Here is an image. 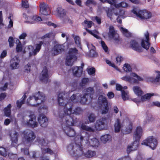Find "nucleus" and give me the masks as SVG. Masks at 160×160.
<instances>
[{"label": "nucleus", "mask_w": 160, "mask_h": 160, "mask_svg": "<svg viewBox=\"0 0 160 160\" xmlns=\"http://www.w3.org/2000/svg\"><path fill=\"white\" fill-rule=\"evenodd\" d=\"M66 93V94H67ZM65 93H60L58 95V102L60 106L65 107L64 109V116L63 113V112H61L59 114V116L61 118H63L62 120H65V125L67 127H69V126L73 124V120L69 115L72 113V104L70 102H67L66 100L64 99L63 95H65Z\"/></svg>", "instance_id": "1"}, {"label": "nucleus", "mask_w": 160, "mask_h": 160, "mask_svg": "<svg viewBox=\"0 0 160 160\" xmlns=\"http://www.w3.org/2000/svg\"><path fill=\"white\" fill-rule=\"evenodd\" d=\"M83 139V137L81 136L80 142L78 144L75 141V143H71L68 146V150L71 155L73 156H78L80 155L79 152H82L83 147L82 142Z\"/></svg>", "instance_id": "2"}, {"label": "nucleus", "mask_w": 160, "mask_h": 160, "mask_svg": "<svg viewBox=\"0 0 160 160\" xmlns=\"http://www.w3.org/2000/svg\"><path fill=\"white\" fill-rule=\"evenodd\" d=\"M45 100L44 95L39 92L31 96L27 100V104L32 106H36Z\"/></svg>", "instance_id": "3"}, {"label": "nucleus", "mask_w": 160, "mask_h": 160, "mask_svg": "<svg viewBox=\"0 0 160 160\" xmlns=\"http://www.w3.org/2000/svg\"><path fill=\"white\" fill-rule=\"evenodd\" d=\"M78 53V51L76 48H69L66 58V64L68 66L72 65L77 59L76 55Z\"/></svg>", "instance_id": "4"}, {"label": "nucleus", "mask_w": 160, "mask_h": 160, "mask_svg": "<svg viewBox=\"0 0 160 160\" xmlns=\"http://www.w3.org/2000/svg\"><path fill=\"white\" fill-rule=\"evenodd\" d=\"M132 12L138 18L141 20H147L151 18L152 16L150 12L145 9H134Z\"/></svg>", "instance_id": "5"}, {"label": "nucleus", "mask_w": 160, "mask_h": 160, "mask_svg": "<svg viewBox=\"0 0 160 160\" xmlns=\"http://www.w3.org/2000/svg\"><path fill=\"white\" fill-rule=\"evenodd\" d=\"M130 76L131 77L129 76H125L121 78L125 81L128 82L130 83H138L139 81L142 82L144 81V78L134 72H131Z\"/></svg>", "instance_id": "6"}, {"label": "nucleus", "mask_w": 160, "mask_h": 160, "mask_svg": "<svg viewBox=\"0 0 160 160\" xmlns=\"http://www.w3.org/2000/svg\"><path fill=\"white\" fill-rule=\"evenodd\" d=\"M29 119L28 121L23 122L22 124L24 126H28L32 128L38 127L39 124L36 121V117L34 114H31L29 116Z\"/></svg>", "instance_id": "7"}, {"label": "nucleus", "mask_w": 160, "mask_h": 160, "mask_svg": "<svg viewBox=\"0 0 160 160\" xmlns=\"http://www.w3.org/2000/svg\"><path fill=\"white\" fill-rule=\"evenodd\" d=\"M22 136L23 140L27 143L32 142L36 137L34 133L32 131H29V132L23 131L22 133Z\"/></svg>", "instance_id": "8"}, {"label": "nucleus", "mask_w": 160, "mask_h": 160, "mask_svg": "<svg viewBox=\"0 0 160 160\" xmlns=\"http://www.w3.org/2000/svg\"><path fill=\"white\" fill-rule=\"evenodd\" d=\"M142 144L148 146L152 149L153 150L157 146L158 142L157 139L153 136H149L142 142Z\"/></svg>", "instance_id": "9"}, {"label": "nucleus", "mask_w": 160, "mask_h": 160, "mask_svg": "<svg viewBox=\"0 0 160 160\" xmlns=\"http://www.w3.org/2000/svg\"><path fill=\"white\" fill-rule=\"evenodd\" d=\"M43 43L42 41H39L35 44L34 47L32 45L28 46L27 48L29 51L30 56L35 55L37 53L39 52Z\"/></svg>", "instance_id": "10"}, {"label": "nucleus", "mask_w": 160, "mask_h": 160, "mask_svg": "<svg viewBox=\"0 0 160 160\" xmlns=\"http://www.w3.org/2000/svg\"><path fill=\"white\" fill-rule=\"evenodd\" d=\"M64 44L65 43L60 44L56 42L52 49V54L54 55H56L64 51L66 48Z\"/></svg>", "instance_id": "11"}, {"label": "nucleus", "mask_w": 160, "mask_h": 160, "mask_svg": "<svg viewBox=\"0 0 160 160\" xmlns=\"http://www.w3.org/2000/svg\"><path fill=\"white\" fill-rule=\"evenodd\" d=\"M130 47L132 49L138 52L142 51V48L139 42L135 40H131L130 42Z\"/></svg>", "instance_id": "12"}, {"label": "nucleus", "mask_w": 160, "mask_h": 160, "mask_svg": "<svg viewBox=\"0 0 160 160\" xmlns=\"http://www.w3.org/2000/svg\"><path fill=\"white\" fill-rule=\"evenodd\" d=\"M16 131H10L9 135L12 141L11 145L13 147L17 146L18 142V137L19 134Z\"/></svg>", "instance_id": "13"}, {"label": "nucleus", "mask_w": 160, "mask_h": 160, "mask_svg": "<svg viewBox=\"0 0 160 160\" xmlns=\"http://www.w3.org/2000/svg\"><path fill=\"white\" fill-rule=\"evenodd\" d=\"M23 17L27 20L26 22L30 23H34L42 21L41 17L37 15L28 17L26 14H24Z\"/></svg>", "instance_id": "14"}, {"label": "nucleus", "mask_w": 160, "mask_h": 160, "mask_svg": "<svg viewBox=\"0 0 160 160\" xmlns=\"http://www.w3.org/2000/svg\"><path fill=\"white\" fill-rule=\"evenodd\" d=\"M144 36L145 39H142V40L141 45L142 47L146 50L148 49L150 44L149 42V33L148 31H146L144 33Z\"/></svg>", "instance_id": "15"}, {"label": "nucleus", "mask_w": 160, "mask_h": 160, "mask_svg": "<svg viewBox=\"0 0 160 160\" xmlns=\"http://www.w3.org/2000/svg\"><path fill=\"white\" fill-rule=\"evenodd\" d=\"M84 65H83L81 67L76 66L72 67L71 70L73 75L76 77H80L82 74V67Z\"/></svg>", "instance_id": "16"}, {"label": "nucleus", "mask_w": 160, "mask_h": 160, "mask_svg": "<svg viewBox=\"0 0 160 160\" xmlns=\"http://www.w3.org/2000/svg\"><path fill=\"white\" fill-rule=\"evenodd\" d=\"M20 59L18 56L12 58L10 61V66L12 69H16L19 67Z\"/></svg>", "instance_id": "17"}, {"label": "nucleus", "mask_w": 160, "mask_h": 160, "mask_svg": "<svg viewBox=\"0 0 160 160\" xmlns=\"http://www.w3.org/2000/svg\"><path fill=\"white\" fill-rule=\"evenodd\" d=\"M40 13L43 15H48L50 13L49 12V9L47 5L45 2H42L40 3Z\"/></svg>", "instance_id": "18"}, {"label": "nucleus", "mask_w": 160, "mask_h": 160, "mask_svg": "<svg viewBox=\"0 0 160 160\" xmlns=\"http://www.w3.org/2000/svg\"><path fill=\"white\" fill-rule=\"evenodd\" d=\"M38 120L41 126L45 127L47 126L48 120L47 117L44 115H39L38 117Z\"/></svg>", "instance_id": "19"}, {"label": "nucleus", "mask_w": 160, "mask_h": 160, "mask_svg": "<svg viewBox=\"0 0 160 160\" xmlns=\"http://www.w3.org/2000/svg\"><path fill=\"white\" fill-rule=\"evenodd\" d=\"M80 155L78 156H75V157H78L80 156L81 154L85 157L90 158H92L94 156H95L96 155V152L95 151H92L91 150H88L85 152H83V149H82V152H79Z\"/></svg>", "instance_id": "20"}, {"label": "nucleus", "mask_w": 160, "mask_h": 160, "mask_svg": "<svg viewBox=\"0 0 160 160\" xmlns=\"http://www.w3.org/2000/svg\"><path fill=\"white\" fill-rule=\"evenodd\" d=\"M48 77L47 68L46 67H45L42 72L40 79L43 82H47L48 79Z\"/></svg>", "instance_id": "21"}, {"label": "nucleus", "mask_w": 160, "mask_h": 160, "mask_svg": "<svg viewBox=\"0 0 160 160\" xmlns=\"http://www.w3.org/2000/svg\"><path fill=\"white\" fill-rule=\"evenodd\" d=\"M79 101L80 103L82 104H86L88 102H90L92 100V99L89 96L86 95L83 93L82 94H80Z\"/></svg>", "instance_id": "22"}, {"label": "nucleus", "mask_w": 160, "mask_h": 160, "mask_svg": "<svg viewBox=\"0 0 160 160\" xmlns=\"http://www.w3.org/2000/svg\"><path fill=\"white\" fill-rule=\"evenodd\" d=\"M119 11H120L118 10H114L113 13L111 11L108 10L107 12V16L111 20L115 19L116 18V16L119 15H121L120 13H119Z\"/></svg>", "instance_id": "23"}, {"label": "nucleus", "mask_w": 160, "mask_h": 160, "mask_svg": "<svg viewBox=\"0 0 160 160\" xmlns=\"http://www.w3.org/2000/svg\"><path fill=\"white\" fill-rule=\"evenodd\" d=\"M143 131H135L133 135L134 140L135 142L139 141L140 138L142 135Z\"/></svg>", "instance_id": "24"}, {"label": "nucleus", "mask_w": 160, "mask_h": 160, "mask_svg": "<svg viewBox=\"0 0 160 160\" xmlns=\"http://www.w3.org/2000/svg\"><path fill=\"white\" fill-rule=\"evenodd\" d=\"M88 145L93 147H98L99 145L98 140L96 138L88 140Z\"/></svg>", "instance_id": "25"}, {"label": "nucleus", "mask_w": 160, "mask_h": 160, "mask_svg": "<svg viewBox=\"0 0 160 160\" xmlns=\"http://www.w3.org/2000/svg\"><path fill=\"white\" fill-rule=\"evenodd\" d=\"M98 102V104L102 106L108 104L106 97L103 95L99 97Z\"/></svg>", "instance_id": "26"}, {"label": "nucleus", "mask_w": 160, "mask_h": 160, "mask_svg": "<svg viewBox=\"0 0 160 160\" xmlns=\"http://www.w3.org/2000/svg\"><path fill=\"white\" fill-rule=\"evenodd\" d=\"M94 93V90L93 88L91 87L88 88L84 90V94L86 95L89 96L92 99V95Z\"/></svg>", "instance_id": "27"}, {"label": "nucleus", "mask_w": 160, "mask_h": 160, "mask_svg": "<svg viewBox=\"0 0 160 160\" xmlns=\"http://www.w3.org/2000/svg\"><path fill=\"white\" fill-rule=\"evenodd\" d=\"M158 95V94L152 92L148 93L142 96L141 100L142 102H144L147 100L150 99L152 96Z\"/></svg>", "instance_id": "28"}, {"label": "nucleus", "mask_w": 160, "mask_h": 160, "mask_svg": "<svg viewBox=\"0 0 160 160\" xmlns=\"http://www.w3.org/2000/svg\"><path fill=\"white\" fill-rule=\"evenodd\" d=\"M112 137L111 135L108 134H105L102 136L101 138V140L104 143H106L107 142L111 141Z\"/></svg>", "instance_id": "29"}, {"label": "nucleus", "mask_w": 160, "mask_h": 160, "mask_svg": "<svg viewBox=\"0 0 160 160\" xmlns=\"http://www.w3.org/2000/svg\"><path fill=\"white\" fill-rule=\"evenodd\" d=\"M132 90L134 93L138 96H141L143 94V91L138 86H133L132 88Z\"/></svg>", "instance_id": "30"}, {"label": "nucleus", "mask_w": 160, "mask_h": 160, "mask_svg": "<svg viewBox=\"0 0 160 160\" xmlns=\"http://www.w3.org/2000/svg\"><path fill=\"white\" fill-rule=\"evenodd\" d=\"M105 120V119L104 118L97 121L95 126L97 130H98L99 129H100L102 128L104 124V121Z\"/></svg>", "instance_id": "31"}, {"label": "nucleus", "mask_w": 160, "mask_h": 160, "mask_svg": "<svg viewBox=\"0 0 160 160\" xmlns=\"http://www.w3.org/2000/svg\"><path fill=\"white\" fill-rule=\"evenodd\" d=\"M57 15L61 18L65 16V11L64 9L61 7L58 8L56 9Z\"/></svg>", "instance_id": "32"}, {"label": "nucleus", "mask_w": 160, "mask_h": 160, "mask_svg": "<svg viewBox=\"0 0 160 160\" xmlns=\"http://www.w3.org/2000/svg\"><path fill=\"white\" fill-rule=\"evenodd\" d=\"M80 94L78 93L73 94L71 97V100L73 103H76L79 101Z\"/></svg>", "instance_id": "33"}, {"label": "nucleus", "mask_w": 160, "mask_h": 160, "mask_svg": "<svg viewBox=\"0 0 160 160\" xmlns=\"http://www.w3.org/2000/svg\"><path fill=\"white\" fill-rule=\"evenodd\" d=\"M110 38H112L114 40V42L116 44H119L121 43V40L119 38L118 34L117 33L114 34L113 36Z\"/></svg>", "instance_id": "34"}, {"label": "nucleus", "mask_w": 160, "mask_h": 160, "mask_svg": "<svg viewBox=\"0 0 160 160\" xmlns=\"http://www.w3.org/2000/svg\"><path fill=\"white\" fill-rule=\"evenodd\" d=\"M55 36V34L53 32H50L46 34L41 38L42 39L46 40L47 39H53Z\"/></svg>", "instance_id": "35"}, {"label": "nucleus", "mask_w": 160, "mask_h": 160, "mask_svg": "<svg viewBox=\"0 0 160 160\" xmlns=\"http://www.w3.org/2000/svg\"><path fill=\"white\" fill-rule=\"evenodd\" d=\"M30 155V156L31 158H35L36 160H38V159L40 157V153L39 152L37 151H33L31 152Z\"/></svg>", "instance_id": "36"}, {"label": "nucleus", "mask_w": 160, "mask_h": 160, "mask_svg": "<svg viewBox=\"0 0 160 160\" xmlns=\"http://www.w3.org/2000/svg\"><path fill=\"white\" fill-rule=\"evenodd\" d=\"M15 41L17 44L16 48L17 52H21L22 50V47L20 41L17 38L16 39Z\"/></svg>", "instance_id": "37"}, {"label": "nucleus", "mask_w": 160, "mask_h": 160, "mask_svg": "<svg viewBox=\"0 0 160 160\" xmlns=\"http://www.w3.org/2000/svg\"><path fill=\"white\" fill-rule=\"evenodd\" d=\"M122 97L124 101L128 100L129 98V96L128 92L127 91H122Z\"/></svg>", "instance_id": "38"}, {"label": "nucleus", "mask_w": 160, "mask_h": 160, "mask_svg": "<svg viewBox=\"0 0 160 160\" xmlns=\"http://www.w3.org/2000/svg\"><path fill=\"white\" fill-rule=\"evenodd\" d=\"M37 141L42 146L47 145L49 143V142H48V141H47V142H46L45 139L41 138L40 137H37Z\"/></svg>", "instance_id": "39"}, {"label": "nucleus", "mask_w": 160, "mask_h": 160, "mask_svg": "<svg viewBox=\"0 0 160 160\" xmlns=\"http://www.w3.org/2000/svg\"><path fill=\"white\" fill-rule=\"evenodd\" d=\"M11 106L10 104H8L4 109L5 115L7 117H9L11 114Z\"/></svg>", "instance_id": "40"}, {"label": "nucleus", "mask_w": 160, "mask_h": 160, "mask_svg": "<svg viewBox=\"0 0 160 160\" xmlns=\"http://www.w3.org/2000/svg\"><path fill=\"white\" fill-rule=\"evenodd\" d=\"M93 22L91 21L87 20H85L82 23V25L84 27L90 28L93 24Z\"/></svg>", "instance_id": "41"}, {"label": "nucleus", "mask_w": 160, "mask_h": 160, "mask_svg": "<svg viewBox=\"0 0 160 160\" xmlns=\"http://www.w3.org/2000/svg\"><path fill=\"white\" fill-rule=\"evenodd\" d=\"M120 29L122 34L125 36L128 37L131 36V33L127 29L122 27L120 28Z\"/></svg>", "instance_id": "42"}, {"label": "nucleus", "mask_w": 160, "mask_h": 160, "mask_svg": "<svg viewBox=\"0 0 160 160\" xmlns=\"http://www.w3.org/2000/svg\"><path fill=\"white\" fill-rule=\"evenodd\" d=\"M109 29V32L108 34L109 37L110 38L112 36H113L114 34L117 33L116 31L114 30L113 26H110Z\"/></svg>", "instance_id": "43"}, {"label": "nucleus", "mask_w": 160, "mask_h": 160, "mask_svg": "<svg viewBox=\"0 0 160 160\" xmlns=\"http://www.w3.org/2000/svg\"><path fill=\"white\" fill-rule=\"evenodd\" d=\"M115 130H120L121 127L120 121L119 119H117L114 124Z\"/></svg>", "instance_id": "44"}, {"label": "nucleus", "mask_w": 160, "mask_h": 160, "mask_svg": "<svg viewBox=\"0 0 160 160\" xmlns=\"http://www.w3.org/2000/svg\"><path fill=\"white\" fill-rule=\"evenodd\" d=\"M86 29L88 32L93 35L94 37L97 39L99 38V37L98 35V31L96 30H94L93 31H92L87 28H86Z\"/></svg>", "instance_id": "45"}, {"label": "nucleus", "mask_w": 160, "mask_h": 160, "mask_svg": "<svg viewBox=\"0 0 160 160\" xmlns=\"http://www.w3.org/2000/svg\"><path fill=\"white\" fill-rule=\"evenodd\" d=\"M63 22L65 24H72V23L71 20L66 16H65L64 17L62 18Z\"/></svg>", "instance_id": "46"}, {"label": "nucleus", "mask_w": 160, "mask_h": 160, "mask_svg": "<svg viewBox=\"0 0 160 160\" xmlns=\"http://www.w3.org/2000/svg\"><path fill=\"white\" fill-rule=\"evenodd\" d=\"M26 98V95H24L23 96L21 100H18L17 101V104L18 107L19 108L21 107L22 105L24 103L25 100Z\"/></svg>", "instance_id": "47"}, {"label": "nucleus", "mask_w": 160, "mask_h": 160, "mask_svg": "<svg viewBox=\"0 0 160 160\" xmlns=\"http://www.w3.org/2000/svg\"><path fill=\"white\" fill-rule=\"evenodd\" d=\"M42 153H47L50 155H52L54 153V152L49 148H43L42 149Z\"/></svg>", "instance_id": "48"}, {"label": "nucleus", "mask_w": 160, "mask_h": 160, "mask_svg": "<svg viewBox=\"0 0 160 160\" xmlns=\"http://www.w3.org/2000/svg\"><path fill=\"white\" fill-rule=\"evenodd\" d=\"M123 70L126 72H129L131 71L132 68L129 64L125 63L123 67Z\"/></svg>", "instance_id": "49"}, {"label": "nucleus", "mask_w": 160, "mask_h": 160, "mask_svg": "<svg viewBox=\"0 0 160 160\" xmlns=\"http://www.w3.org/2000/svg\"><path fill=\"white\" fill-rule=\"evenodd\" d=\"M155 75H156V82H160V71H155L154 72Z\"/></svg>", "instance_id": "50"}, {"label": "nucleus", "mask_w": 160, "mask_h": 160, "mask_svg": "<svg viewBox=\"0 0 160 160\" xmlns=\"http://www.w3.org/2000/svg\"><path fill=\"white\" fill-rule=\"evenodd\" d=\"M102 110L101 112L102 114H106L108 111V104L102 106Z\"/></svg>", "instance_id": "51"}, {"label": "nucleus", "mask_w": 160, "mask_h": 160, "mask_svg": "<svg viewBox=\"0 0 160 160\" xmlns=\"http://www.w3.org/2000/svg\"><path fill=\"white\" fill-rule=\"evenodd\" d=\"M118 0H103L102 2H108V3L110 4L111 5H113L115 7L117 3L118 2Z\"/></svg>", "instance_id": "52"}, {"label": "nucleus", "mask_w": 160, "mask_h": 160, "mask_svg": "<svg viewBox=\"0 0 160 160\" xmlns=\"http://www.w3.org/2000/svg\"><path fill=\"white\" fill-rule=\"evenodd\" d=\"M67 132H65L67 135L70 137H73L75 136L76 135L75 131H67Z\"/></svg>", "instance_id": "53"}, {"label": "nucleus", "mask_w": 160, "mask_h": 160, "mask_svg": "<svg viewBox=\"0 0 160 160\" xmlns=\"http://www.w3.org/2000/svg\"><path fill=\"white\" fill-rule=\"evenodd\" d=\"M128 4L125 2H122L119 3L117 4V3L115 7L116 8H119L120 7L126 8L128 6Z\"/></svg>", "instance_id": "54"}, {"label": "nucleus", "mask_w": 160, "mask_h": 160, "mask_svg": "<svg viewBox=\"0 0 160 160\" xmlns=\"http://www.w3.org/2000/svg\"><path fill=\"white\" fill-rule=\"evenodd\" d=\"M0 154L4 157L7 156V151L5 148L0 147Z\"/></svg>", "instance_id": "55"}, {"label": "nucleus", "mask_w": 160, "mask_h": 160, "mask_svg": "<svg viewBox=\"0 0 160 160\" xmlns=\"http://www.w3.org/2000/svg\"><path fill=\"white\" fill-rule=\"evenodd\" d=\"M106 62L107 64H108L109 66L112 67H113L115 69L117 70L119 72H120V70L118 69L117 67L112 62L109 60H106Z\"/></svg>", "instance_id": "56"}, {"label": "nucleus", "mask_w": 160, "mask_h": 160, "mask_svg": "<svg viewBox=\"0 0 160 160\" xmlns=\"http://www.w3.org/2000/svg\"><path fill=\"white\" fill-rule=\"evenodd\" d=\"M101 44L102 47L103 49L104 50V51L108 53L109 51L108 50V47L106 45V44H105V42L103 41H101Z\"/></svg>", "instance_id": "57"}, {"label": "nucleus", "mask_w": 160, "mask_h": 160, "mask_svg": "<svg viewBox=\"0 0 160 160\" xmlns=\"http://www.w3.org/2000/svg\"><path fill=\"white\" fill-rule=\"evenodd\" d=\"M123 58L120 55L118 56L116 58V64L118 65L121 64V63L123 61Z\"/></svg>", "instance_id": "58"}, {"label": "nucleus", "mask_w": 160, "mask_h": 160, "mask_svg": "<svg viewBox=\"0 0 160 160\" xmlns=\"http://www.w3.org/2000/svg\"><path fill=\"white\" fill-rule=\"evenodd\" d=\"M88 119L90 122H92L95 121L96 117L93 114H91L88 116Z\"/></svg>", "instance_id": "59"}, {"label": "nucleus", "mask_w": 160, "mask_h": 160, "mask_svg": "<svg viewBox=\"0 0 160 160\" xmlns=\"http://www.w3.org/2000/svg\"><path fill=\"white\" fill-rule=\"evenodd\" d=\"M145 79L147 82H156L155 78L152 76H146Z\"/></svg>", "instance_id": "60"}, {"label": "nucleus", "mask_w": 160, "mask_h": 160, "mask_svg": "<svg viewBox=\"0 0 160 160\" xmlns=\"http://www.w3.org/2000/svg\"><path fill=\"white\" fill-rule=\"evenodd\" d=\"M119 13H120L121 15H119V16L117 18V21L119 23L122 22V15L124 14V12L123 11H119Z\"/></svg>", "instance_id": "61"}, {"label": "nucleus", "mask_w": 160, "mask_h": 160, "mask_svg": "<svg viewBox=\"0 0 160 160\" xmlns=\"http://www.w3.org/2000/svg\"><path fill=\"white\" fill-rule=\"evenodd\" d=\"M95 49H93L90 50L89 56L91 57H96L98 54L95 51Z\"/></svg>", "instance_id": "62"}, {"label": "nucleus", "mask_w": 160, "mask_h": 160, "mask_svg": "<svg viewBox=\"0 0 160 160\" xmlns=\"http://www.w3.org/2000/svg\"><path fill=\"white\" fill-rule=\"evenodd\" d=\"M9 43V47L11 48L14 45V42L13 38L12 37H10L8 40Z\"/></svg>", "instance_id": "63"}, {"label": "nucleus", "mask_w": 160, "mask_h": 160, "mask_svg": "<svg viewBox=\"0 0 160 160\" xmlns=\"http://www.w3.org/2000/svg\"><path fill=\"white\" fill-rule=\"evenodd\" d=\"M117 160H132L131 158L129 156L122 157Z\"/></svg>", "instance_id": "64"}]
</instances>
